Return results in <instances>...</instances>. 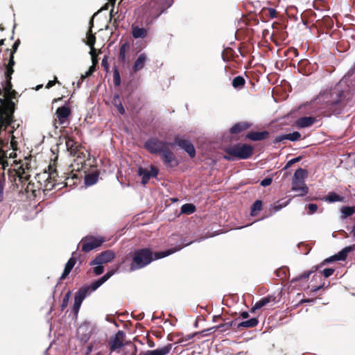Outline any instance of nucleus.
<instances>
[{
    "instance_id": "nucleus-43",
    "label": "nucleus",
    "mask_w": 355,
    "mask_h": 355,
    "mask_svg": "<svg viewBox=\"0 0 355 355\" xmlns=\"http://www.w3.org/2000/svg\"><path fill=\"white\" fill-rule=\"evenodd\" d=\"M93 272L96 275H100L104 272V266L103 264H94Z\"/></svg>"
},
{
    "instance_id": "nucleus-52",
    "label": "nucleus",
    "mask_w": 355,
    "mask_h": 355,
    "mask_svg": "<svg viewBox=\"0 0 355 355\" xmlns=\"http://www.w3.org/2000/svg\"><path fill=\"white\" fill-rule=\"evenodd\" d=\"M81 304H82L74 302L73 309H72V312L73 313L74 315H78Z\"/></svg>"
},
{
    "instance_id": "nucleus-35",
    "label": "nucleus",
    "mask_w": 355,
    "mask_h": 355,
    "mask_svg": "<svg viewBox=\"0 0 355 355\" xmlns=\"http://www.w3.org/2000/svg\"><path fill=\"white\" fill-rule=\"evenodd\" d=\"M63 139L65 141V146L68 151H70L72 153L76 150V148H74L75 142L73 139L69 137H64Z\"/></svg>"
},
{
    "instance_id": "nucleus-1",
    "label": "nucleus",
    "mask_w": 355,
    "mask_h": 355,
    "mask_svg": "<svg viewBox=\"0 0 355 355\" xmlns=\"http://www.w3.org/2000/svg\"><path fill=\"white\" fill-rule=\"evenodd\" d=\"M157 259H155V254L153 257L150 250L147 248L139 250L135 252L132 262L130 266V271L139 270L146 266L153 260Z\"/></svg>"
},
{
    "instance_id": "nucleus-10",
    "label": "nucleus",
    "mask_w": 355,
    "mask_h": 355,
    "mask_svg": "<svg viewBox=\"0 0 355 355\" xmlns=\"http://www.w3.org/2000/svg\"><path fill=\"white\" fill-rule=\"evenodd\" d=\"M162 159L166 166H173L178 165V162L170 148H166L161 153Z\"/></svg>"
},
{
    "instance_id": "nucleus-24",
    "label": "nucleus",
    "mask_w": 355,
    "mask_h": 355,
    "mask_svg": "<svg viewBox=\"0 0 355 355\" xmlns=\"http://www.w3.org/2000/svg\"><path fill=\"white\" fill-rule=\"evenodd\" d=\"M308 172L306 169L299 168L297 169L293 175V180L300 181L301 183L304 182V179L307 177Z\"/></svg>"
},
{
    "instance_id": "nucleus-17",
    "label": "nucleus",
    "mask_w": 355,
    "mask_h": 355,
    "mask_svg": "<svg viewBox=\"0 0 355 355\" xmlns=\"http://www.w3.org/2000/svg\"><path fill=\"white\" fill-rule=\"evenodd\" d=\"M89 293V287H83L79 289L74 295V302L82 304L83 300L87 297V294Z\"/></svg>"
},
{
    "instance_id": "nucleus-18",
    "label": "nucleus",
    "mask_w": 355,
    "mask_h": 355,
    "mask_svg": "<svg viewBox=\"0 0 355 355\" xmlns=\"http://www.w3.org/2000/svg\"><path fill=\"white\" fill-rule=\"evenodd\" d=\"M99 173L97 171L86 174L84 182L86 187H91L95 184L98 180Z\"/></svg>"
},
{
    "instance_id": "nucleus-40",
    "label": "nucleus",
    "mask_w": 355,
    "mask_h": 355,
    "mask_svg": "<svg viewBox=\"0 0 355 355\" xmlns=\"http://www.w3.org/2000/svg\"><path fill=\"white\" fill-rule=\"evenodd\" d=\"M12 77H5V80L3 85V89L6 92H10L12 88L11 83Z\"/></svg>"
},
{
    "instance_id": "nucleus-55",
    "label": "nucleus",
    "mask_w": 355,
    "mask_h": 355,
    "mask_svg": "<svg viewBox=\"0 0 355 355\" xmlns=\"http://www.w3.org/2000/svg\"><path fill=\"white\" fill-rule=\"evenodd\" d=\"M218 329H220V324L214 326V327H212L209 328V329H205L204 331H202L201 333H207L206 335H207L208 334H211V333L214 332L215 330Z\"/></svg>"
},
{
    "instance_id": "nucleus-51",
    "label": "nucleus",
    "mask_w": 355,
    "mask_h": 355,
    "mask_svg": "<svg viewBox=\"0 0 355 355\" xmlns=\"http://www.w3.org/2000/svg\"><path fill=\"white\" fill-rule=\"evenodd\" d=\"M108 58H109L108 55H104V57L102 60V62H101V65L104 67L105 71H107L109 69V64L107 62Z\"/></svg>"
},
{
    "instance_id": "nucleus-61",
    "label": "nucleus",
    "mask_w": 355,
    "mask_h": 355,
    "mask_svg": "<svg viewBox=\"0 0 355 355\" xmlns=\"http://www.w3.org/2000/svg\"><path fill=\"white\" fill-rule=\"evenodd\" d=\"M14 65H15L14 55H12V53H10V57H9L8 63L7 64L6 66H8L9 67L12 68L14 67Z\"/></svg>"
},
{
    "instance_id": "nucleus-30",
    "label": "nucleus",
    "mask_w": 355,
    "mask_h": 355,
    "mask_svg": "<svg viewBox=\"0 0 355 355\" xmlns=\"http://www.w3.org/2000/svg\"><path fill=\"white\" fill-rule=\"evenodd\" d=\"M113 105L117 108L119 112L121 114H125V109L120 101L119 95L118 94H115L113 97Z\"/></svg>"
},
{
    "instance_id": "nucleus-25",
    "label": "nucleus",
    "mask_w": 355,
    "mask_h": 355,
    "mask_svg": "<svg viewBox=\"0 0 355 355\" xmlns=\"http://www.w3.org/2000/svg\"><path fill=\"white\" fill-rule=\"evenodd\" d=\"M326 202L329 203L342 202L344 200V197H342L337 194L336 192H329L324 198Z\"/></svg>"
},
{
    "instance_id": "nucleus-34",
    "label": "nucleus",
    "mask_w": 355,
    "mask_h": 355,
    "mask_svg": "<svg viewBox=\"0 0 355 355\" xmlns=\"http://www.w3.org/2000/svg\"><path fill=\"white\" fill-rule=\"evenodd\" d=\"M161 8L159 15L164 13L168 8H169L173 3V0H161Z\"/></svg>"
},
{
    "instance_id": "nucleus-59",
    "label": "nucleus",
    "mask_w": 355,
    "mask_h": 355,
    "mask_svg": "<svg viewBox=\"0 0 355 355\" xmlns=\"http://www.w3.org/2000/svg\"><path fill=\"white\" fill-rule=\"evenodd\" d=\"M337 261V259L334 257V254L325 259L324 260H323V261L320 263V265H324L326 263H331L332 261Z\"/></svg>"
},
{
    "instance_id": "nucleus-42",
    "label": "nucleus",
    "mask_w": 355,
    "mask_h": 355,
    "mask_svg": "<svg viewBox=\"0 0 355 355\" xmlns=\"http://www.w3.org/2000/svg\"><path fill=\"white\" fill-rule=\"evenodd\" d=\"M302 159V157L301 156H298V157H296L295 158H293L291 159H290L286 164V165L284 166V167L283 168V170H286L288 169L289 167H291V166L293 165L294 164L300 162V160Z\"/></svg>"
},
{
    "instance_id": "nucleus-4",
    "label": "nucleus",
    "mask_w": 355,
    "mask_h": 355,
    "mask_svg": "<svg viewBox=\"0 0 355 355\" xmlns=\"http://www.w3.org/2000/svg\"><path fill=\"white\" fill-rule=\"evenodd\" d=\"M82 241V250L85 252H88L100 245L105 241L102 237L85 236Z\"/></svg>"
},
{
    "instance_id": "nucleus-39",
    "label": "nucleus",
    "mask_w": 355,
    "mask_h": 355,
    "mask_svg": "<svg viewBox=\"0 0 355 355\" xmlns=\"http://www.w3.org/2000/svg\"><path fill=\"white\" fill-rule=\"evenodd\" d=\"M313 272V270H308V271H306L304 272H303L302 274L294 277L291 280V282H298L302 279H306V278H309V276L311 275V273Z\"/></svg>"
},
{
    "instance_id": "nucleus-38",
    "label": "nucleus",
    "mask_w": 355,
    "mask_h": 355,
    "mask_svg": "<svg viewBox=\"0 0 355 355\" xmlns=\"http://www.w3.org/2000/svg\"><path fill=\"white\" fill-rule=\"evenodd\" d=\"M114 84L116 86H119L121 84V77L119 69L116 67H114L113 71Z\"/></svg>"
},
{
    "instance_id": "nucleus-57",
    "label": "nucleus",
    "mask_w": 355,
    "mask_h": 355,
    "mask_svg": "<svg viewBox=\"0 0 355 355\" xmlns=\"http://www.w3.org/2000/svg\"><path fill=\"white\" fill-rule=\"evenodd\" d=\"M301 186H302V183L300 181H298L296 180H292V189H291L292 191L295 190L298 187H301Z\"/></svg>"
},
{
    "instance_id": "nucleus-2",
    "label": "nucleus",
    "mask_w": 355,
    "mask_h": 355,
    "mask_svg": "<svg viewBox=\"0 0 355 355\" xmlns=\"http://www.w3.org/2000/svg\"><path fill=\"white\" fill-rule=\"evenodd\" d=\"M229 155H232L241 159H247L253 154V147L246 144H236L225 149Z\"/></svg>"
},
{
    "instance_id": "nucleus-37",
    "label": "nucleus",
    "mask_w": 355,
    "mask_h": 355,
    "mask_svg": "<svg viewBox=\"0 0 355 355\" xmlns=\"http://www.w3.org/2000/svg\"><path fill=\"white\" fill-rule=\"evenodd\" d=\"M286 137L288 140L296 141L301 137V134L298 131H294L291 133L286 134Z\"/></svg>"
},
{
    "instance_id": "nucleus-19",
    "label": "nucleus",
    "mask_w": 355,
    "mask_h": 355,
    "mask_svg": "<svg viewBox=\"0 0 355 355\" xmlns=\"http://www.w3.org/2000/svg\"><path fill=\"white\" fill-rule=\"evenodd\" d=\"M146 60H147L146 55L144 53H141L139 55V57L137 58V60H135V62L132 66L133 71L135 72H137V71L141 70L144 67V64L146 62Z\"/></svg>"
},
{
    "instance_id": "nucleus-54",
    "label": "nucleus",
    "mask_w": 355,
    "mask_h": 355,
    "mask_svg": "<svg viewBox=\"0 0 355 355\" xmlns=\"http://www.w3.org/2000/svg\"><path fill=\"white\" fill-rule=\"evenodd\" d=\"M14 72L13 67L10 68L8 66H6V71L4 72L5 77H12V75Z\"/></svg>"
},
{
    "instance_id": "nucleus-48",
    "label": "nucleus",
    "mask_w": 355,
    "mask_h": 355,
    "mask_svg": "<svg viewBox=\"0 0 355 355\" xmlns=\"http://www.w3.org/2000/svg\"><path fill=\"white\" fill-rule=\"evenodd\" d=\"M334 271H335V270L334 268H328L324 269L321 272L324 275V277L327 278V277H330L331 275H332L333 273L334 272Z\"/></svg>"
},
{
    "instance_id": "nucleus-12",
    "label": "nucleus",
    "mask_w": 355,
    "mask_h": 355,
    "mask_svg": "<svg viewBox=\"0 0 355 355\" xmlns=\"http://www.w3.org/2000/svg\"><path fill=\"white\" fill-rule=\"evenodd\" d=\"M252 125V123L248 121H241L234 124L229 130L231 134H239L242 131L250 128Z\"/></svg>"
},
{
    "instance_id": "nucleus-36",
    "label": "nucleus",
    "mask_w": 355,
    "mask_h": 355,
    "mask_svg": "<svg viewBox=\"0 0 355 355\" xmlns=\"http://www.w3.org/2000/svg\"><path fill=\"white\" fill-rule=\"evenodd\" d=\"M294 191H298L299 193L297 194L298 196H304L309 192V187L306 185L305 182L302 183L301 187H298Z\"/></svg>"
},
{
    "instance_id": "nucleus-62",
    "label": "nucleus",
    "mask_w": 355,
    "mask_h": 355,
    "mask_svg": "<svg viewBox=\"0 0 355 355\" xmlns=\"http://www.w3.org/2000/svg\"><path fill=\"white\" fill-rule=\"evenodd\" d=\"M232 325H236V324L234 323V322L232 320V321H230V322H225V323H223V324H220V328L222 327H227V329H230Z\"/></svg>"
},
{
    "instance_id": "nucleus-23",
    "label": "nucleus",
    "mask_w": 355,
    "mask_h": 355,
    "mask_svg": "<svg viewBox=\"0 0 355 355\" xmlns=\"http://www.w3.org/2000/svg\"><path fill=\"white\" fill-rule=\"evenodd\" d=\"M331 106L336 107V106H341L345 107L346 105V103L345 102V95L343 91H340L336 96V98L335 100H333L331 102Z\"/></svg>"
},
{
    "instance_id": "nucleus-27",
    "label": "nucleus",
    "mask_w": 355,
    "mask_h": 355,
    "mask_svg": "<svg viewBox=\"0 0 355 355\" xmlns=\"http://www.w3.org/2000/svg\"><path fill=\"white\" fill-rule=\"evenodd\" d=\"M340 211L342 214V219H345L347 217L351 216L355 214V205L343 207L340 209Z\"/></svg>"
},
{
    "instance_id": "nucleus-64",
    "label": "nucleus",
    "mask_w": 355,
    "mask_h": 355,
    "mask_svg": "<svg viewBox=\"0 0 355 355\" xmlns=\"http://www.w3.org/2000/svg\"><path fill=\"white\" fill-rule=\"evenodd\" d=\"M70 270H67L66 268H64V270L62 272V274L61 275L60 277V279H65L68 275L70 273Z\"/></svg>"
},
{
    "instance_id": "nucleus-9",
    "label": "nucleus",
    "mask_w": 355,
    "mask_h": 355,
    "mask_svg": "<svg viewBox=\"0 0 355 355\" xmlns=\"http://www.w3.org/2000/svg\"><path fill=\"white\" fill-rule=\"evenodd\" d=\"M117 272L116 269H112L108 270L105 275L97 280L92 282L89 286V292H92L98 289L101 285L107 282L111 277H112Z\"/></svg>"
},
{
    "instance_id": "nucleus-45",
    "label": "nucleus",
    "mask_w": 355,
    "mask_h": 355,
    "mask_svg": "<svg viewBox=\"0 0 355 355\" xmlns=\"http://www.w3.org/2000/svg\"><path fill=\"white\" fill-rule=\"evenodd\" d=\"M288 204V201L283 204H280L279 202H277V203L274 204L272 206V209L274 212H277L280 211L282 208L285 207Z\"/></svg>"
},
{
    "instance_id": "nucleus-49",
    "label": "nucleus",
    "mask_w": 355,
    "mask_h": 355,
    "mask_svg": "<svg viewBox=\"0 0 355 355\" xmlns=\"http://www.w3.org/2000/svg\"><path fill=\"white\" fill-rule=\"evenodd\" d=\"M272 182V178H266L261 181L260 185L263 187H266L270 185Z\"/></svg>"
},
{
    "instance_id": "nucleus-56",
    "label": "nucleus",
    "mask_w": 355,
    "mask_h": 355,
    "mask_svg": "<svg viewBox=\"0 0 355 355\" xmlns=\"http://www.w3.org/2000/svg\"><path fill=\"white\" fill-rule=\"evenodd\" d=\"M218 329H220V324L214 326V327H212L209 328V329H205L204 331H202L201 333H207L206 335H207L208 334H211V333L214 332L215 330Z\"/></svg>"
},
{
    "instance_id": "nucleus-6",
    "label": "nucleus",
    "mask_w": 355,
    "mask_h": 355,
    "mask_svg": "<svg viewBox=\"0 0 355 355\" xmlns=\"http://www.w3.org/2000/svg\"><path fill=\"white\" fill-rule=\"evenodd\" d=\"M193 243V241H187L186 239H182L179 245L164 251L155 252V259H162L168 257L182 250L183 248L190 245Z\"/></svg>"
},
{
    "instance_id": "nucleus-63",
    "label": "nucleus",
    "mask_w": 355,
    "mask_h": 355,
    "mask_svg": "<svg viewBox=\"0 0 355 355\" xmlns=\"http://www.w3.org/2000/svg\"><path fill=\"white\" fill-rule=\"evenodd\" d=\"M94 43H95V37H93L92 38V42L90 44V51H89V54L91 55H93L95 54V52H96V49L94 47Z\"/></svg>"
},
{
    "instance_id": "nucleus-44",
    "label": "nucleus",
    "mask_w": 355,
    "mask_h": 355,
    "mask_svg": "<svg viewBox=\"0 0 355 355\" xmlns=\"http://www.w3.org/2000/svg\"><path fill=\"white\" fill-rule=\"evenodd\" d=\"M76 263V259L74 258V257H71L68 261L67 262V263L65 264V266H64V268L67 269V270H69L70 271H71V270L73 269V268L74 267L75 264Z\"/></svg>"
},
{
    "instance_id": "nucleus-21",
    "label": "nucleus",
    "mask_w": 355,
    "mask_h": 355,
    "mask_svg": "<svg viewBox=\"0 0 355 355\" xmlns=\"http://www.w3.org/2000/svg\"><path fill=\"white\" fill-rule=\"evenodd\" d=\"M13 112L14 110H11L10 112H5L3 115L1 116L0 120L3 125H5V128L7 126L11 125L13 121Z\"/></svg>"
},
{
    "instance_id": "nucleus-47",
    "label": "nucleus",
    "mask_w": 355,
    "mask_h": 355,
    "mask_svg": "<svg viewBox=\"0 0 355 355\" xmlns=\"http://www.w3.org/2000/svg\"><path fill=\"white\" fill-rule=\"evenodd\" d=\"M286 139H287L286 134H281V135H277L275 137V139L273 140V143L275 144H279V143H280L282 141L286 140Z\"/></svg>"
},
{
    "instance_id": "nucleus-29",
    "label": "nucleus",
    "mask_w": 355,
    "mask_h": 355,
    "mask_svg": "<svg viewBox=\"0 0 355 355\" xmlns=\"http://www.w3.org/2000/svg\"><path fill=\"white\" fill-rule=\"evenodd\" d=\"M270 302V297H264L257 301L252 308V311H255L257 309L262 308Z\"/></svg>"
},
{
    "instance_id": "nucleus-53",
    "label": "nucleus",
    "mask_w": 355,
    "mask_h": 355,
    "mask_svg": "<svg viewBox=\"0 0 355 355\" xmlns=\"http://www.w3.org/2000/svg\"><path fill=\"white\" fill-rule=\"evenodd\" d=\"M150 171L149 172H150V178L151 177L156 178L157 175H158L159 170L153 166H150Z\"/></svg>"
},
{
    "instance_id": "nucleus-26",
    "label": "nucleus",
    "mask_w": 355,
    "mask_h": 355,
    "mask_svg": "<svg viewBox=\"0 0 355 355\" xmlns=\"http://www.w3.org/2000/svg\"><path fill=\"white\" fill-rule=\"evenodd\" d=\"M132 34L134 38H144L147 35V31L144 28L135 26L132 28Z\"/></svg>"
},
{
    "instance_id": "nucleus-22",
    "label": "nucleus",
    "mask_w": 355,
    "mask_h": 355,
    "mask_svg": "<svg viewBox=\"0 0 355 355\" xmlns=\"http://www.w3.org/2000/svg\"><path fill=\"white\" fill-rule=\"evenodd\" d=\"M137 175L141 177V184L144 185L147 184L150 178V172L148 169L141 166L138 168Z\"/></svg>"
},
{
    "instance_id": "nucleus-32",
    "label": "nucleus",
    "mask_w": 355,
    "mask_h": 355,
    "mask_svg": "<svg viewBox=\"0 0 355 355\" xmlns=\"http://www.w3.org/2000/svg\"><path fill=\"white\" fill-rule=\"evenodd\" d=\"M263 207V202L261 200H257L252 204L251 207L250 215L254 216L257 211H259L261 210Z\"/></svg>"
},
{
    "instance_id": "nucleus-7",
    "label": "nucleus",
    "mask_w": 355,
    "mask_h": 355,
    "mask_svg": "<svg viewBox=\"0 0 355 355\" xmlns=\"http://www.w3.org/2000/svg\"><path fill=\"white\" fill-rule=\"evenodd\" d=\"M125 333L122 330H119L109 342L111 352L120 349L125 346V344L123 343Z\"/></svg>"
},
{
    "instance_id": "nucleus-31",
    "label": "nucleus",
    "mask_w": 355,
    "mask_h": 355,
    "mask_svg": "<svg viewBox=\"0 0 355 355\" xmlns=\"http://www.w3.org/2000/svg\"><path fill=\"white\" fill-rule=\"evenodd\" d=\"M196 211V206L192 203H185L181 207V213L186 214H193Z\"/></svg>"
},
{
    "instance_id": "nucleus-14",
    "label": "nucleus",
    "mask_w": 355,
    "mask_h": 355,
    "mask_svg": "<svg viewBox=\"0 0 355 355\" xmlns=\"http://www.w3.org/2000/svg\"><path fill=\"white\" fill-rule=\"evenodd\" d=\"M315 121L313 116L300 117L296 121V125L299 128H306L311 125Z\"/></svg>"
},
{
    "instance_id": "nucleus-11",
    "label": "nucleus",
    "mask_w": 355,
    "mask_h": 355,
    "mask_svg": "<svg viewBox=\"0 0 355 355\" xmlns=\"http://www.w3.org/2000/svg\"><path fill=\"white\" fill-rule=\"evenodd\" d=\"M171 349L172 345L167 344L160 348H157L153 350H147L139 355H166L170 352Z\"/></svg>"
},
{
    "instance_id": "nucleus-16",
    "label": "nucleus",
    "mask_w": 355,
    "mask_h": 355,
    "mask_svg": "<svg viewBox=\"0 0 355 355\" xmlns=\"http://www.w3.org/2000/svg\"><path fill=\"white\" fill-rule=\"evenodd\" d=\"M71 114L70 109L67 106H61L56 110L55 114L58 120L60 121V123H63V120L67 118Z\"/></svg>"
},
{
    "instance_id": "nucleus-5",
    "label": "nucleus",
    "mask_w": 355,
    "mask_h": 355,
    "mask_svg": "<svg viewBox=\"0 0 355 355\" xmlns=\"http://www.w3.org/2000/svg\"><path fill=\"white\" fill-rule=\"evenodd\" d=\"M115 257L114 252L111 250H107L97 254L94 259H92L89 265L94 264H105L111 262Z\"/></svg>"
},
{
    "instance_id": "nucleus-28",
    "label": "nucleus",
    "mask_w": 355,
    "mask_h": 355,
    "mask_svg": "<svg viewBox=\"0 0 355 355\" xmlns=\"http://www.w3.org/2000/svg\"><path fill=\"white\" fill-rule=\"evenodd\" d=\"M55 173H56V171H54L49 175L48 178L46 179V180L45 182V185H44L45 191L51 190L55 187V184L53 182V179L55 178Z\"/></svg>"
},
{
    "instance_id": "nucleus-20",
    "label": "nucleus",
    "mask_w": 355,
    "mask_h": 355,
    "mask_svg": "<svg viewBox=\"0 0 355 355\" xmlns=\"http://www.w3.org/2000/svg\"><path fill=\"white\" fill-rule=\"evenodd\" d=\"M258 319L256 318H252L248 320L242 321L238 324H236V329H240L241 328H251L256 327L258 324Z\"/></svg>"
},
{
    "instance_id": "nucleus-60",
    "label": "nucleus",
    "mask_w": 355,
    "mask_h": 355,
    "mask_svg": "<svg viewBox=\"0 0 355 355\" xmlns=\"http://www.w3.org/2000/svg\"><path fill=\"white\" fill-rule=\"evenodd\" d=\"M19 44H20L19 40H17V41H15L12 45V51H11L10 53H12V55H14V53L17 51Z\"/></svg>"
},
{
    "instance_id": "nucleus-33",
    "label": "nucleus",
    "mask_w": 355,
    "mask_h": 355,
    "mask_svg": "<svg viewBox=\"0 0 355 355\" xmlns=\"http://www.w3.org/2000/svg\"><path fill=\"white\" fill-rule=\"evenodd\" d=\"M245 83V80L244 78L241 76H237L235 78H234L232 80V86L234 88H238L243 87Z\"/></svg>"
},
{
    "instance_id": "nucleus-58",
    "label": "nucleus",
    "mask_w": 355,
    "mask_h": 355,
    "mask_svg": "<svg viewBox=\"0 0 355 355\" xmlns=\"http://www.w3.org/2000/svg\"><path fill=\"white\" fill-rule=\"evenodd\" d=\"M308 207L310 211V214L315 213L318 210V205L315 203L309 204Z\"/></svg>"
},
{
    "instance_id": "nucleus-46",
    "label": "nucleus",
    "mask_w": 355,
    "mask_h": 355,
    "mask_svg": "<svg viewBox=\"0 0 355 355\" xmlns=\"http://www.w3.org/2000/svg\"><path fill=\"white\" fill-rule=\"evenodd\" d=\"M95 69L96 68H95L94 65L90 66L89 68L88 69V70L85 72V73L84 75L81 76V81H83L86 78L92 75V73L95 71Z\"/></svg>"
},
{
    "instance_id": "nucleus-13",
    "label": "nucleus",
    "mask_w": 355,
    "mask_h": 355,
    "mask_svg": "<svg viewBox=\"0 0 355 355\" xmlns=\"http://www.w3.org/2000/svg\"><path fill=\"white\" fill-rule=\"evenodd\" d=\"M269 136V132L264 130L262 132H251L247 135V137L254 141H262L267 139Z\"/></svg>"
},
{
    "instance_id": "nucleus-3",
    "label": "nucleus",
    "mask_w": 355,
    "mask_h": 355,
    "mask_svg": "<svg viewBox=\"0 0 355 355\" xmlns=\"http://www.w3.org/2000/svg\"><path fill=\"white\" fill-rule=\"evenodd\" d=\"M173 146V143L150 138L144 143V147L152 154H160L166 148Z\"/></svg>"
},
{
    "instance_id": "nucleus-41",
    "label": "nucleus",
    "mask_w": 355,
    "mask_h": 355,
    "mask_svg": "<svg viewBox=\"0 0 355 355\" xmlns=\"http://www.w3.org/2000/svg\"><path fill=\"white\" fill-rule=\"evenodd\" d=\"M71 292L69 291L65 294L64 297H63V299L62 300V304L60 306L62 310H63L64 308H66L67 306L69 301V298L71 297Z\"/></svg>"
},
{
    "instance_id": "nucleus-8",
    "label": "nucleus",
    "mask_w": 355,
    "mask_h": 355,
    "mask_svg": "<svg viewBox=\"0 0 355 355\" xmlns=\"http://www.w3.org/2000/svg\"><path fill=\"white\" fill-rule=\"evenodd\" d=\"M173 146L176 145L187 152L191 157L196 156V150L193 144L187 139L175 138Z\"/></svg>"
},
{
    "instance_id": "nucleus-50",
    "label": "nucleus",
    "mask_w": 355,
    "mask_h": 355,
    "mask_svg": "<svg viewBox=\"0 0 355 355\" xmlns=\"http://www.w3.org/2000/svg\"><path fill=\"white\" fill-rule=\"evenodd\" d=\"M125 53H126V51L123 50V49H119V59L123 63H125L126 62Z\"/></svg>"
},
{
    "instance_id": "nucleus-15",
    "label": "nucleus",
    "mask_w": 355,
    "mask_h": 355,
    "mask_svg": "<svg viewBox=\"0 0 355 355\" xmlns=\"http://www.w3.org/2000/svg\"><path fill=\"white\" fill-rule=\"evenodd\" d=\"M355 250V245L346 246L338 253L334 254L337 261H345L347 259V254Z\"/></svg>"
}]
</instances>
